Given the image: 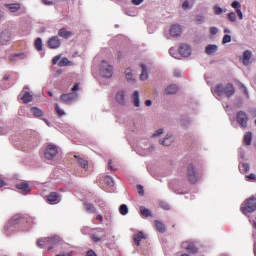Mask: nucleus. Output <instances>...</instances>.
<instances>
[{
  "instance_id": "nucleus-1",
  "label": "nucleus",
  "mask_w": 256,
  "mask_h": 256,
  "mask_svg": "<svg viewBox=\"0 0 256 256\" xmlns=\"http://www.w3.org/2000/svg\"><path fill=\"white\" fill-rule=\"evenodd\" d=\"M212 93L216 95V97H227L230 99V97L235 95V86L231 83H227L226 85L223 84H217L215 87L211 89Z\"/></svg>"
},
{
  "instance_id": "nucleus-2",
  "label": "nucleus",
  "mask_w": 256,
  "mask_h": 256,
  "mask_svg": "<svg viewBox=\"0 0 256 256\" xmlns=\"http://www.w3.org/2000/svg\"><path fill=\"white\" fill-rule=\"evenodd\" d=\"M61 241V238L58 236L48 237V238H42L37 241L38 247L40 249H45V247H48V251H51L55 245H59V242Z\"/></svg>"
},
{
  "instance_id": "nucleus-3",
  "label": "nucleus",
  "mask_w": 256,
  "mask_h": 256,
  "mask_svg": "<svg viewBox=\"0 0 256 256\" xmlns=\"http://www.w3.org/2000/svg\"><path fill=\"white\" fill-rule=\"evenodd\" d=\"M240 211L243 213V215L254 213V211H256V198L251 197L246 200V202L241 205Z\"/></svg>"
},
{
  "instance_id": "nucleus-4",
  "label": "nucleus",
  "mask_w": 256,
  "mask_h": 256,
  "mask_svg": "<svg viewBox=\"0 0 256 256\" xmlns=\"http://www.w3.org/2000/svg\"><path fill=\"white\" fill-rule=\"evenodd\" d=\"M57 153H59L57 146L55 144H48L44 152V157L48 161H51V159L57 157Z\"/></svg>"
},
{
  "instance_id": "nucleus-5",
  "label": "nucleus",
  "mask_w": 256,
  "mask_h": 256,
  "mask_svg": "<svg viewBox=\"0 0 256 256\" xmlns=\"http://www.w3.org/2000/svg\"><path fill=\"white\" fill-rule=\"evenodd\" d=\"M236 121L243 129H245L247 128V123H249V116L244 111H238L236 114Z\"/></svg>"
},
{
  "instance_id": "nucleus-6",
  "label": "nucleus",
  "mask_w": 256,
  "mask_h": 256,
  "mask_svg": "<svg viewBox=\"0 0 256 256\" xmlns=\"http://www.w3.org/2000/svg\"><path fill=\"white\" fill-rule=\"evenodd\" d=\"M101 73L103 77H107L108 79L113 77V66L109 65L107 61L103 60L101 63Z\"/></svg>"
},
{
  "instance_id": "nucleus-7",
  "label": "nucleus",
  "mask_w": 256,
  "mask_h": 256,
  "mask_svg": "<svg viewBox=\"0 0 256 256\" xmlns=\"http://www.w3.org/2000/svg\"><path fill=\"white\" fill-rule=\"evenodd\" d=\"M187 177L190 183H197V181H199V176L197 175V172L195 171V166H193V164H190L187 167Z\"/></svg>"
},
{
  "instance_id": "nucleus-8",
  "label": "nucleus",
  "mask_w": 256,
  "mask_h": 256,
  "mask_svg": "<svg viewBox=\"0 0 256 256\" xmlns=\"http://www.w3.org/2000/svg\"><path fill=\"white\" fill-rule=\"evenodd\" d=\"M77 99V93L75 92H71V93H67V94H62L60 96V101L62 103H64L65 105H71V103H73V101Z\"/></svg>"
},
{
  "instance_id": "nucleus-9",
  "label": "nucleus",
  "mask_w": 256,
  "mask_h": 256,
  "mask_svg": "<svg viewBox=\"0 0 256 256\" xmlns=\"http://www.w3.org/2000/svg\"><path fill=\"white\" fill-rule=\"evenodd\" d=\"M47 43L49 49H59V47H61V39H59V36H52Z\"/></svg>"
},
{
  "instance_id": "nucleus-10",
  "label": "nucleus",
  "mask_w": 256,
  "mask_h": 256,
  "mask_svg": "<svg viewBox=\"0 0 256 256\" xmlns=\"http://www.w3.org/2000/svg\"><path fill=\"white\" fill-rule=\"evenodd\" d=\"M74 159L76 160V163L82 167L85 171L89 169V161H87L85 158H81L80 156L74 155Z\"/></svg>"
},
{
  "instance_id": "nucleus-11",
  "label": "nucleus",
  "mask_w": 256,
  "mask_h": 256,
  "mask_svg": "<svg viewBox=\"0 0 256 256\" xmlns=\"http://www.w3.org/2000/svg\"><path fill=\"white\" fill-rule=\"evenodd\" d=\"M169 33L171 37H179L182 33L181 25L174 24L170 27Z\"/></svg>"
},
{
  "instance_id": "nucleus-12",
  "label": "nucleus",
  "mask_w": 256,
  "mask_h": 256,
  "mask_svg": "<svg viewBox=\"0 0 256 256\" xmlns=\"http://www.w3.org/2000/svg\"><path fill=\"white\" fill-rule=\"evenodd\" d=\"M179 53L182 55V57H189V55H191V46L187 44L180 45Z\"/></svg>"
},
{
  "instance_id": "nucleus-13",
  "label": "nucleus",
  "mask_w": 256,
  "mask_h": 256,
  "mask_svg": "<svg viewBox=\"0 0 256 256\" xmlns=\"http://www.w3.org/2000/svg\"><path fill=\"white\" fill-rule=\"evenodd\" d=\"M11 39V32L4 30L0 35V43L1 45H7Z\"/></svg>"
},
{
  "instance_id": "nucleus-14",
  "label": "nucleus",
  "mask_w": 256,
  "mask_h": 256,
  "mask_svg": "<svg viewBox=\"0 0 256 256\" xmlns=\"http://www.w3.org/2000/svg\"><path fill=\"white\" fill-rule=\"evenodd\" d=\"M134 243L135 245H137V247H139L141 245V241H143V239H147V235H145V233L143 232H138L135 236H134Z\"/></svg>"
},
{
  "instance_id": "nucleus-15",
  "label": "nucleus",
  "mask_w": 256,
  "mask_h": 256,
  "mask_svg": "<svg viewBox=\"0 0 256 256\" xmlns=\"http://www.w3.org/2000/svg\"><path fill=\"white\" fill-rule=\"evenodd\" d=\"M59 37H63V39H69L73 37V32L68 31L66 28H61L58 30Z\"/></svg>"
},
{
  "instance_id": "nucleus-16",
  "label": "nucleus",
  "mask_w": 256,
  "mask_h": 256,
  "mask_svg": "<svg viewBox=\"0 0 256 256\" xmlns=\"http://www.w3.org/2000/svg\"><path fill=\"white\" fill-rule=\"evenodd\" d=\"M178 91H179V87L175 84L169 85L165 89L166 95H175V93H177Z\"/></svg>"
},
{
  "instance_id": "nucleus-17",
  "label": "nucleus",
  "mask_w": 256,
  "mask_h": 256,
  "mask_svg": "<svg viewBox=\"0 0 256 256\" xmlns=\"http://www.w3.org/2000/svg\"><path fill=\"white\" fill-rule=\"evenodd\" d=\"M21 101H23V103L27 104V103H31V101H33V95H31L30 92L25 91L23 93V95L20 97Z\"/></svg>"
},
{
  "instance_id": "nucleus-18",
  "label": "nucleus",
  "mask_w": 256,
  "mask_h": 256,
  "mask_svg": "<svg viewBox=\"0 0 256 256\" xmlns=\"http://www.w3.org/2000/svg\"><path fill=\"white\" fill-rule=\"evenodd\" d=\"M182 247L188 251V253L195 254L197 253V247L194 244H187V242L182 243Z\"/></svg>"
},
{
  "instance_id": "nucleus-19",
  "label": "nucleus",
  "mask_w": 256,
  "mask_h": 256,
  "mask_svg": "<svg viewBox=\"0 0 256 256\" xmlns=\"http://www.w3.org/2000/svg\"><path fill=\"white\" fill-rule=\"evenodd\" d=\"M173 143V135L167 134L164 140L160 141V145H164V147H169Z\"/></svg>"
},
{
  "instance_id": "nucleus-20",
  "label": "nucleus",
  "mask_w": 256,
  "mask_h": 256,
  "mask_svg": "<svg viewBox=\"0 0 256 256\" xmlns=\"http://www.w3.org/2000/svg\"><path fill=\"white\" fill-rule=\"evenodd\" d=\"M47 197V201L51 204L53 203H57L58 199H59V194L57 192H52L49 195L46 196Z\"/></svg>"
},
{
  "instance_id": "nucleus-21",
  "label": "nucleus",
  "mask_w": 256,
  "mask_h": 256,
  "mask_svg": "<svg viewBox=\"0 0 256 256\" xmlns=\"http://www.w3.org/2000/svg\"><path fill=\"white\" fill-rule=\"evenodd\" d=\"M5 7L11 11V13H17L21 9V4L15 3V4H5Z\"/></svg>"
},
{
  "instance_id": "nucleus-22",
  "label": "nucleus",
  "mask_w": 256,
  "mask_h": 256,
  "mask_svg": "<svg viewBox=\"0 0 256 256\" xmlns=\"http://www.w3.org/2000/svg\"><path fill=\"white\" fill-rule=\"evenodd\" d=\"M116 101L117 103H119L120 105H124L125 104V91H119L116 94Z\"/></svg>"
},
{
  "instance_id": "nucleus-23",
  "label": "nucleus",
  "mask_w": 256,
  "mask_h": 256,
  "mask_svg": "<svg viewBox=\"0 0 256 256\" xmlns=\"http://www.w3.org/2000/svg\"><path fill=\"white\" fill-rule=\"evenodd\" d=\"M22 193H29L31 191V188H29V184L26 182H22L20 184H17L16 186Z\"/></svg>"
},
{
  "instance_id": "nucleus-24",
  "label": "nucleus",
  "mask_w": 256,
  "mask_h": 256,
  "mask_svg": "<svg viewBox=\"0 0 256 256\" xmlns=\"http://www.w3.org/2000/svg\"><path fill=\"white\" fill-rule=\"evenodd\" d=\"M154 224L156 227V231H158L159 233H165L166 228H165V224H163V222H161L159 220H155Z\"/></svg>"
},
{
  "instance_id": "nucleus-25",
  "label": "nucleus",
  "mask_w": 256,
  "mask_h": 256,
  "mask_svg": "<svg viewBox=\"0 0 256 256\" xmlns=\"http://www.w3.org/2000/svg\"><path fill=\"white\" fill-rule=\"evenodd\" d=\"M252 56H253V54L251 53V50L244 51V53H243V64L248 65Z\"/></svg>"
},
{
  "instance_id": "nucleus-26",
  "label": "nucleus",
  "mask_w": 256,
  "mask_h": 256,
  "mask_svg": "<svg viewBox=\"0 0 256 256\" xmlns=\"http://www.w3.org/2000/svg\"><path fill=\"white\" fill-rule=\"evenodd\" d=\"M141 75H140V79L141 81H147V79H149V74L147 73V66H145V64H141Z\"/></svg>"
},
{
  "instance_id": "nucleus-27",
  "label": "nucleus",
  "mask_w": 256,
  "mask_h": 256,
  "mask_svg": "<svg viewBox=\"0 0 256 256\" xmlns=\"http://www.w3.org/2000/svg\"><path fill=\"white\" fill-rule=\"evenodd\" d=\"M245 145H251L252 141H253V134L251 132H246V134L244 135V139H243Z\"/></svg>"
},
{
  "instance_id": "nucleus-28",
  "label": "nucleus",
  "mask_w": 256,
  "mask_h": 256,
  "mask_svg": "<svg viewBox=\"0 0 256 256\" xmlns=\"http://www.w3.org/2000/svg\"><path fill=\"white\" fill-rule=\"evenodd\" d=\"M84 207L88 213H97V209L95 208V205L92 203H84Z\"/></svg>"
},
{
  "instance_id": "nucleus-29",
  "label": "nucleus",
  "mask_w": 256,
  "mask_h": 256,
  "mask_svg": "<svg viewBox=\"0 0 256 256\" xmlns=\"http://www.w3.org/2000/svg\"><path fill=\"white\" fill-rule=\"evenodd\" d=\"M30 112L32 113V115H34V117H42L43 115V110L37 107L31 108Z\"/></svg>"
},
{
  "instance_id": "nucleus-30",
  "label": "nucleus",
  "mask_w": 256,
  "mask_h": 256,
  "mask_svg": "<svg viewBox=\"0 0 256 256\" xmlns=\"http://www.w3.org/2000/svg\"><path fill=\"white\" fill-rule=\"evenodd\" d=\"M58 65L59 67H69V65H73V62L69 61L68 58H62Z\"/></svg>"
},
{
  "instance_id": "nucleus-31",
  "label": "nucleus",
  "mask_w": 256,
  "mask_h": 256,
  "mask_svg": "<svg viewBox=\"0 0 256 256\" xmlns=\"http://www.w3.org/2000/svg\"><path fill=\"white\" fill-rule=\"evenodd\" d=\"M206 53L207 55H213L215 51H217V45L210 44L206 47Z\"/></svg>"
},
{
  "instance_id": "nucleus-32",
  "label": "nucleus",
  "mask_w": 256,
  "mask_h": 256,
  "mask_svg": "<svg viewBox=\"0 0 256 256\" xmlns=\"http://www.w3.org/2000/svg\"><path fill=\"white\" fill-rule=\"evenodd\" d=\"M133 103L135 107H139L140 105V100H139V91H135L132 95Z\"/></svg>"
},
{
  "instance_id": "nucleus-33",
  "label": "nucleus",
  "mask_w": 256,
  "mask_h": 256,
  "mask_svg": "<svg viewBox=\"0 0 256 256\" xmlns=\"http://www.w3.org/2000/svg\"><path fill=\"white\" fill-rule=\"evenodd\" d=\"M34 45L37 51H43V40H41V38H37L34 42Z\"/></svg>"
},
{
  "instance_id": "nucleus-34",
  "label": "nucleus",
  "mask_w": 256,
  "mask_h": 256,
  "mask_svg": "<svg viewBox=\"0 0 256 256\" xmlns=\"http://www.w3.org/2000/svg\"><path fill=\"white\" fill-rule=\"evenodd\" d=\"M25 57H27V55H25V53H16L10 57V61H16V58L25 59Z\"/></svg>"
},
{
  "instance_id": "nucleus-35",
  "label": "nucleus",
  "mask_w": 256,
  "mask_h": 256,
  "mask_svg": "<svg viewBox=\"0 0 256 256\" xmlns=\"http://www.w3.org/2000/svg\"><path fill=\"white\" fill-rule=\"evenodd\" d=\"M140 213H141V215H143V217H151V210H149L145 207L140 208Z\"/></svg>"
},
{
  "instance_id": "nucleus-36",
  "label": "nucleus",
  "mask_w": 256,
  "mask_h": 256,
  "mask_svg": "<svg viewBox=\"0 0 256 256\" xmlns=\"http://www.w3.org/2000/svg\"><path fill=\"white\" fill-rule=\"evenodd\" d=\"M227 19L230 20L231 23H235V21H237V14H235V12H230L227 15Z\"/></svg>"
},
{
  "instance_id": "nucleus-37",
  "label": "nucleus",
  "mask_w": 256,
  "mask_h": 256,
  "mask_svg": "<svg viewBox=\"0 0 256 256\" xmlns=\"http://www.w3.org/2000/svg\"><path fill=\"white\" fill-rule=\"evenodd\" d=\"M119 212L122 215H127V213H129V208L127 207V205L122 204V205H120Z\"/></svg>"
},
{
  "instance_id": "nucleus-38",
  "label": "nucleus",
  "mask_w": 256,
  "mask_h": 256,
  "mask_svg": "<svg viewBox=\"0 0 256 256\" xmlns=\"http://www.w3.org/2000/svg\"><path fill=\"white\" fill-rule=\"evenodd\" d=\"M55 111L58 117H63V115H65V111L59 107V104H55Z\"/></svg>"
},
{
  "instance_id": "nucleus-39",
  "label": "nucleus",
  "mask_w": 256,
  "mask_h": 256,
  "mask_svg": "<svg viewBox=\"0 0 256 256\" xmlns=\"http://www.w3.org/2000/svg\"><path fill=\"white\" fill-rule=\"evenodd\" d=\"M125 75L128 81H133V73L131 72V68H127L125 70Z\"/></svg>"
},
{
  "instance_id": "nucleus-40",
  "label": "nucleus",
  "mask_w": 256,
  "mask_h": 256,
  "mask_svg": "<svg viewBox=\"0 0 256 256\" xmlns=\"http://www.w3.org/2000/svg\"><path fill=\"white\" fill-rule=\"evenodd\" d=\"M104 181H105L106 185H109V187H113V185H115L113 178H111L110 176H106L104 178Z\"/></svg>"
},
{
  "instance_id": "nucleus-41",
  "label": "nucleus",
  "mask_w": 256,
  "mask_h": 256,
  "mask_svg": "<svg viewBox=\"0 0 256 256\" xmlns=\"http://www.w3.org/2000/svg\"><path fill=\"white\" fill-rule=\"evenodd\" d=\"M222 43H223V45H225L227 43H231V35H229V34L224 35L223 39H222Z\"/></svg>"
},
{
  "instance_id": "nucleus-42",
  "label": "nucleus",
  "mask_w": 256,
  "mask_h": 256,
  "mask_svg": "<svg viewBox=\"0 0 256 256\" xmlns=\"http://www.w3.org/2000/svg\"><path fill=\"white\" fill-rule=\"evenodd\" d=\"M195 21L198 25H201V23L205 21V17H203V15H197Z\"/></svg>"
},
{
  "instance_id": "nucleus-43",
  "label": "nucleus",
  "mask_w": 256,
  "mask_h": 256,
  "mask_svg": "<svg viewBox=\"0 0 256 256\" xmlns=\"http://www.w3.org/2000/svg\"><path fill=\"white\" fill-rule=\"evenodd\" d=\"M213 9H214L215 15H221V13H223V9L217 5H215Z\"/></svg>"
},
{
  "instance_id": "nucleus-44",
  "label": "nucleus",
  "mask_w": 256,
  "mask_h": 256,
  "mask_svg": "<svg viewBox=\"0 0 256 256\" xmlns=\"http://www.w3.org/2000/svg\"><path fill=\"white\" fill-rule=\"evenodd\" d=\"M19 221H21V216L17 215L15 216L12 221L10 222V224L12 225H17L19 223Z\"/></svg>"
},
{
  "instance_id": "nucleus-45",
  "label": "nucleus",
  "mask_w": 256,
  "mask_h": 256,
  "mask_svg": "<svg viewBox=\"0 0 256 256\" xmlns=\"http://www.w3.org/2000/svg\"><path fill=\"white\" fill-rule=\"evenodd\" d=\"M231 7H233V9H236L237 11V9H241V3H239L238 1H234L232 2Z\"/></svg>"
},
{
  "instance_id": "nucleus-46",
  "label": "nucleus",
  "mask_w": 256,
  "mask_h": 256,
  "mask_svg": "<svg viewBox=\"0 0 256 256\" xmlns=\"http://www.w3.org/2000/svg\"><path fill=\"white\" fill-rule=\"evenodd\" d=\"M163 133H164L163 128H160V129H158V130L152 135V137H159L160 135H163Z\"/></svg>"
},
{
  "instance_id": "nucleus-47",
  "label": "nucleus",
  "mask_w": 256,
  "mask_h": 256,
  "mask_svg": "<svg viewBox=\"0 0 256 256\" xmlns=\"http://www.w3.org/2000/svg\"><path fill=\"white\" fill-rule=\"evenodd\" d=\"M137 191H138L139 195H145V190L143 189L142 185L137 186Z\"/></svg>"
},
{
  "instance_id": "nucleus-48",
  "label": "nucleus",
  "mask_w": 256,
  "mask_h": 256,
  "mask_svg": "<svg viewBox=\"0 0 256 256\" xmlns=\"http://www.w3.org/2000/svg\"><path fill=\"white\" fill-rule=\"evenodd\" d=\"M91 239H92L93 243H99V241H101V238L97 235H92Z\"/></svg>"
},
{
  "instance_id": "nucleus-49",
  "label": "nucleus",
  "mask_w": 256,
  "mask_h": 256,
  "mask_svg": "<svg viewBox=\"0 0 256 256\" xmlns=\"http://www.w3.org/2000/svg\"><path fill=\"white\" fill-rule=\"evenodd\" d=\"M242 171H244V173L249 172V164L248 163L242 164Z\"/></svg>"
},
{
  "instance_id": "nucleus-50",
  "label": "nucleus",
  "mask_w": 256,
  "mask_h": 256,
  "mask_svg": "<svg viewBox=\"0 0 256 256\" xmlns=\"http://www.w3.org/2000/svg\"><path fill=\"white\" fill-rule=\"evenodd\" d=\"M210 33L212 35H217V33H219V29H217V27H211L210 28Z\"/></svg>"
},
{
  "instance_id": "nucleus-51",
  "label": "nucleus",
  "mask_w": 256,
  "mask_h": 256,
  "mask_svg": "<svg viewBox=\"0 0 256 256\" xmlns=\"http://www.w3.org/2000/svg\"><path fill=\"white\" fill-rule=\"evenodd\" d=\"M59 59H61V56H55L52 59V65H57V63H59Z\"/></svg>"
},
{
  "instance_id": "nucleus-52",
  "label": "nucleus",
  "mask_w": 256,
  "mask_h": 256,
  "mask_svg": "<svg viewBox=\"0 0 256 256\" xmlns=\"http://www.w3.org/2000/svg\"><path fill=\"white\" fill-rule=\"evenodd\" d=\"M236 13L240 21L243 20V12L241 11V9H237Z\"/></svg>"
},
{
  "instance_id": "nucleus-53",
  "label": "nucleus",
  "mask_w": 256,
  "mask_h": 256,
  "mask_svg": "<svg viewBox=\"0 0 256 256\" xmlns=\"http://www.w3.org/2000/svg\"><path fill=\"white\" fill-rule=\"evenodd\" d=\"M160 206L162 207V209H165L166 211H169V204L165 203V202H162L160 204Z\"/></svg>"
},
{
  "instance_id": "nucleus-54",
  "label": "nucleus",
  "mask_w": 256,
  "mask_h": 256,
  "mask_svg": "<svg viewBox=\"0 0 256 256\" xmlns=\"http://www.w3.org/2000/svg\"><path fill=\"white\" fill-rule=\"evenodd\" d=\"M108 167H109L110 171H115V168L113 167V161L112 160H109Z\"/></svg>"
},
{
  "instance_id": "nucleus-55",
  "label": "nucleus",
  "mask_w": 256,
  "mask_h": 256,
  "mask_svg": "<svg viewBox=\"0 0 256 256\" xmlns=\"http://www.w3.org/2000/svg\"><path fill=\"white\" fill-rule=\"evenodd\" d=\"M183 9H189V1H184L182 4Z\"/></svg>"
},
{
  "instance_id": "nucleus-56",
  "label": "nucleus",
  "mask_w": 256,
  "mask_h": 256,
  "mask_svg": "<svg viewBox=\"0 0 256 256\" xmlns=\"http://www.w3.org/2000/svg\"><path fill=\"white\" fill-rule=\"evenodd\" d=\"M144 0H132V4L133 5H141V3H143Z\"/></svg>"
},
{
  "instance_id": "nucleus-57",
  "label": "nucleus",
  "mask_w": 256,
  "mask_h": 256,
  "mask_svg": "<svg viewBox=\"0 0 256 256\" xmlns=\"http://www.w3.org/2000/svg\"><path fill=\"white\" fill-rule=\"evenodd\" d=\"M247 177V179H251L252 181H256V176H255V174H250V175H248V176H246Z\"/></svg>"
},
{
  "instance_id": "nucleus-58",
  "label": "nucleus",
  "mask_w": 256,
  "mask_h": 256,
  "mask_svg": "<svg viewBox=\"0 0 256 256\" xmlns=\"http://www.w3.org/2000/svg\"><path fill=\"white\" fill-rule=\"evenodd\" d=\"M241 89L243 90V93L245 95H249V93L247 92V88L245 87V85L241 84Z\"/></svg>"
},
{
  "instance_id": "nucleus-59",
  "label": "nucleus",
  "mask_w": 256,
  "mask_h": 256,
  "mask_svg": "<svg viewBox=\"0 0 256 256\" xmlns=\"http://www.w3.org/2000/svg\"><path fill=\"white\" fill-rule=\"evenodd\" d=\"M87 255H88V256H97V254H96L95 251H93V250H89V251L87 252Z\"/></svg>"
},
{
  "instance_id": "nucleus-60",
  "label": "nucleus",
  "mask_w": 256,
  "mask_h": 256,
  "mask_svg": "<svg viewBox=\"0 0 256 256\" xmlns=\"http://www.w3.org/2000/svg\"><path fill=\"white\" fill-rule=\"evenodd\" d=\"M71 91H73V92L79 91V84H75V85L72 87Z\"/></svg>"
},
{
  "instance_id": "nucleus-61",
  "label": "nucleus",
  "mask_w": 256,
  "mask_h": 256,
  "mask_svg": "<svg viewBox=\"0 0 256 256\" xmlns=\"http://www.w3.org/2000/svg\"><path fill=\"white\" fill-rule=\"evenodd\" d=\"M42 2L44 5H53V2L49 0H42Z\"/></svg>"
},
{
  "instance_id": "nucleus-62",
  "label": "nucleus",
  "mask_w": 256,
  "mask_h": 256,
  "mask_svg": "<svg viewBox=\"0 0 256 256\" xmlns=\"http://www.w3.org/2000/svg\"><path fill=\"white\" fill-rule=\"evenodd\" d=\"M152 103H153V102H152L151 100H146V101H145L146 107H151Z\"/></svg>"
},
{
  "instance_id": "nucleus-63",
  "label": "nucleus",
  "mask_w": 256,
  "mask_h": 256,
  "mask_svg": "<svg viewBox=\"0 0 256 256\" xmlns=\"http://www.w3.org/2000/svg\"><path fill=\"white\" fill-rule=\"evenodd\" d=\"M5 180L3 178H0V187H5Z\"/></svg>"
},
{
  "instance_id": "nucleus-64",
  "label": "nucleus",
  "mask_w": 256,
  "mask_h": 256,
  "mask_svg": "<svg viewBox=\"0 0 256 256\" xmlns=\"http://www.w3.org/2000/svg\"><path fill=\"white\" fill-rule=\"evenodd\" d=\"M96 219H97L98 221H101V223H103V216H101L100 214H98V215L96 216Z\"/></svg>"
}]
</instances>
